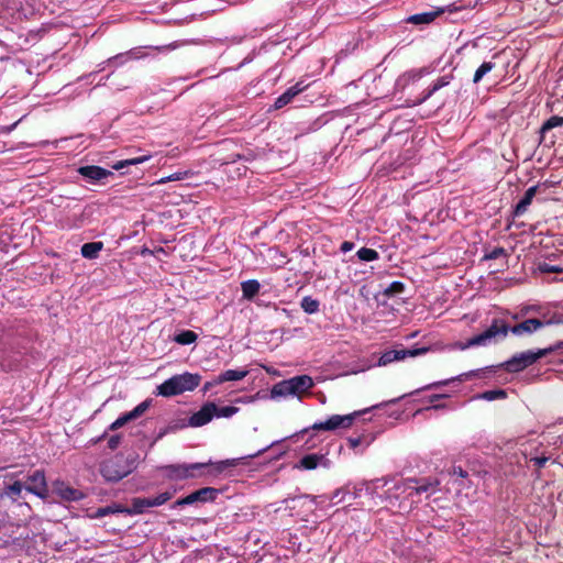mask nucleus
I'll list each match as a JSON object with an SVG mask.
<instances>
[{"label":"nucleus","mask_w":563,"mask_h":563,"mask_svg":"<svg viewBox=\"0 0 563 563\" xmlns=\"http://www.w3.org/2000/svg\"><path fill=\"white\" fill-rule=\"evenodd\" d=\"M543 327V321L534 318L527 319L514 327H509L503 319H494L492 324L484 332L474 335L465 343H461L459 347L466 350L472 346L486 345L490 340L497 336L506 338L509 332L517 336L532 334Z\"/></svg>","instance_id":"1"},{"label":"nucleus","mask_w":563,"mask_h":563,"mask_svg":"<svg viewBox=\"0 0 563 563\" xmlns=\"http://www.w3.org/2000/svg\"><path fill=\"white\" fill-rule=\"evenodd\" d=\"M240 459L220 461L218 463H191V464H169L159 470L170 481H181L194 478L202 474V470H208L207 474H220L231 466H236Z\"/></svg>","instance_id":"2"},{"label":"nucleus","mask_w":563,"mask_h":563,"mask_svg":"<svg viewBox=\"0 0 563 563\" xmlns=\"http://www.w3.org/2000/svg\"><path fill=\"white\" fill-rule=\"evenodd\" d=\"M201 382V376L197 373L185 372L174 375L157 387V394L164 397L180 395L185 391L196 389Z\"/></svg>","instance_id":"3"},{"label":"nucleus","mask_w":563,"mask_h":563,"mask_svg":"<svg viewBox=\"0 0 563 563\" xmlns=\"http://www.w3.org/2000/svg\"><path fill=\"white\" fill-rule=\"evenodd\" d=\"M313 386V380L308 375H299L284 379L275 384L271 390L272 398L295 396L308 391Z\"/></svg>","instance_id":"4"},{"label":"nucleus","mask_w":563,"mask_h":563,"mask_svg":"<svg viewBox=\"0 0 563 563\" xmlns=\"http://www.w3.org/2000/svg\"><path fill=\"white\" fill-rule=\"evenodd\" d=\"M555 347L539 349L537 351L528 350L515 354L511 358L503 364V367L509 373H518L534 364L543 356L553 352Z\"/></svg>","instance_id":"5"},{"label":"nucleus","mask_w":563,"mask_h":563,"mask_svg":"<svg viewBox=\"0 0 563 563\" xmlns=\"http://www.w3.org/2000/svg\"><path fill=\"white\" fill-rule=\"evenodd\" d=\"M132 472L122 456L104 461L100 466V473L104 481L117 483L126 477Z\"/></svg>","instance_id":"6"},{"label":"nucleus","mask_w":563,"mask_h":563,"mask_svg":"<svg viewBox=\"0 0 563 563\" xmlns=\"http://www.w3.org/2000/svg\"><path fill=\"white\" fill-rule=\"evenodd\" d=\"M174 492H164L156 497H135L131 500V508H126L129 515H140L146 511L147 508L158 507L170 500Z\"/></svg>","instance_id":"7"},{"label":"nucleus","mask_w":563,"mask_h":563,"mask_svg":"<svg viewBox=\"0 0 563 563\" xmlns=\"http://www.w3.org/2000/svg\"><path fill=\"white\" fill-rule=\"evenodd\" d=\"M24 489L29 493L45 499L48 496V486L43 470H36L26 477Z\"/></svg>","instance_id":"8"},{"label":"nucleus","mask_w":563,"mask_h":563,"mask_svg":"<svg viewBox=\"0 0 563 563\" xmlns=\"http://www.w3.org/2000/svg\"><path fill=\"white\" fill-rule=\"evenodd\" d=\"M481 373H482V369H474V371H470L467 373H464V374H461L456 377H452V378H449V379H444V380H441V382H434V383H431V384H428L421 388H418L409 394H405V395H401L400 397L398 398H395V399H391L389 401H386L384 402V405H389V404H396L397 401H399L400 399L407 397V396H410V395H415V394H418L422 390H429V389H432V388H435V387H439V386H445V385H449L451 382H455V380H459V382H463L464 379H467V378H471V377H479L481 376ZM383 406V404H382ZM378 407H380V405H378ZM374 408H377V406H374Z\"/></svg>","instance_id":"9"},{"label":"nucleus","mask_w":563,"mask_h":563,"mask_svg":"<svg viewBox=\"0 0 563 563\" xmlns=\"http://www.w3.org/2000/svg\"><path fill=\"white\" fill-rule=\"evenodd\" d=\"M428 351L427 347L420 349H401V350H389L383 353L378 358L377 366H386L395 361H401L406 357H413L424 354Z\"/></svg>","instance_id":"10"},{"label":"nucleus","mask_w":563,"mask_h":563,"mask_svg":"<svg viewBox=\"0 0 563 563\" xmlns=\"http://www.w3.org/2000/svg\"><path fill=\"white\" fill-rule=\"evenodd\" d=\"M358 412L345 415V416H339L333 415L328 420L318 422L313 424L314 430H324V431H332L339 428L346 429L352 426L354 419L356 416H358Z\"/></svg>","instance_id":"11"},{"label":"nucleus","mask_w":563,"mask_h":563,"mask_svg":"<svg viewBox=\"0 0 563 563\" xmlns=\"http://www.w3.org/2000/svg\"><path fill=\"white\" fill-rule=\"evenodd\" d=\"M77 172L80 176H82L87 181L91 184H97L113 175L111 170L97 165L80 166L77 169Z\"/></svg>","instance_id":"12"},{"label":"nucleus","mask_w":563,"mask_h":563,"mask_svg":"<svg viewBox=\"0 0 563 563\" xmlns=\"http://www.w3.org/2000/svg\"><path fill=\"white\" fill-rule=\"evenodd\" d=\"M150 405H151L150 400L142 401L133 410H131V411H129L126 413H123L115 421H113L109 426V430H111V431L117 430L119 428H122L128 422H130V421H132L134 419H137L139 417H141L148 409Z\"/></svg>","instance_id":"13"},{"label":"nucleus","mask_w":563,"mask_h":563,"mask_svg":"<svg viewBox=\"0 0 563 563\" xmlns=\"http://www.w3.org/2000/svg\"><path fill=\"white\" fill-rule=\"evenodd\" d=\"M217 406L214 402H206L197 412L189 418L190 427H202L209 423L214 417Z\"/></svg>","instance_id":"14"},{"label":"nucleus","mask_w":563,"mask_h":563,"mask_svg":"<svg viewBox=\"0 0 563 563\" xmlns=\"http://www.w3.org/2000/svg\"><path fill=\"white\" fill-rule=\"evenodd\" d=\"M53 492L66 501H79L85 498L81 490L70 487L63 481L54 482Z\"/></svg>","instance_id":"15"},{"label":"nucleus","mask_w":563,"mask_h":563,"mask_svg":"<svg viewBox=\"0 0 563 563\" xmlns=\"http://www.w3.org/2000/svg\"><path fill=\"white\" fill-rule=\"evenodd\" d=\"M408 484L415 483L416 486H408L411 492L409 493V496L421 495V494H434L438 490V486L440 485V482L438 479H431V478H422L420 481L416 478H408Z\"/></svg>","instance_id":"16"},{"label":"nucleus","mask_w":563,"mask_h":563,"mask_svg":"<svg viewBox=\"0 0 563 563\" xmlns=\"http://www.w3.org/2000/svg\"><path fill=\"white\" fill-rule=\"evenodd\" d=\"M219 495L220 490L214 487H202L198 490L192 492L187 497L189 504L194 505L196 503H212L218 498Z\"/></svg>","instance_id":"17"},{"label":"nucleus","mask_w":563,"mask_h":563,"mask_svg":"<svg viewBox=\"0 0 563 563\" xmlns=\"http://www.w3.org/2000/svg\"><path fill=\"white\" fill-rule=\"evenodd\" d=\"M433 71V68L430 66H424L420 68H413L406 73H404L397 80V85L405 88L411 82H415L421 79L424 76L430 75Z\"/></svg>","instance_id":"18"},{"label":"nucleus","mask_w":563,"mask_h":563,"mask_svg":"<svg viewBox=\"0 0 563 563\" xmlns=\"http://www.w3.org/2000/svg\"><path fill=\"white\" fill-rule=\"evenodd\" d=\"M308 87V85H303L302 81H298L297 84H295L294 86L289 87L284 93H282L276 100H275V103H274V108L275 109H282L284 108L285 106H287L288 103L291 102V100L297 96L299 95L300 92H302L306 88Z\"/></svg>","instance_id":"19"},{"label":"nucleus","mask_w":563,"mask_h":563,"mask_svg":"<svg viewBox=\"0 0 563 563\" xmlns=\"http://www.w3.org/2000/svg\"><path fill=\"white\" fill-rule=\"evenodd\" d=\"M444 11H445L444 8H439L435 11L416 13V14H412L409 18H407L406 21L408 23L416 24V25L430 24L431 22H433L435 20L437 16L442 14Z\"/></svg>","instance_id":"20"},{"label":"nucleus","mask_w":563,"mask_h":563,"mask_svg":"<svg viewBox=\"0 0 563 563\" xmlns=\"http://www.w3.org/2000/svg\"><path fill=\"white\" fill-rule=\"evenodd\" d=\"M538 188L539 186H532L530 188H528L523 195V197L519 200V202L516 205L515 209H514V216L515 217H519V216H522L528 207L531 205L537 191H538Z\"/></svg>","instance_id":"21"},{"label":"nucleus","mask_w":563,"mask_h":563,"mask_svg":"<svg viewBox=\"0 0 563 563\" xmlns=\"http://www.w3.org/2000/svg\"><path fill=\"white\" fill-rule=\"evenodd\" d=\"M249 374L247 369H227L216 378V383L241 380Z\"/></svg>","instance_id":"22"},{"label":"nucleus","mask_w":563,"mask_h":563,"mask_svg":"<svg viewBox=\"0 0 563 563\" xmlns=\"http://www.w3.org/2000/svg\"><path fill=\"white\" fill-rule=\"evenodd\" d=\"M102 249H103L102 242H88L81 246L80 254L85 258L95 260L98 257L99 252Z\"/></svg>","instance_id":"23"},{"label":"nucleus","mask_w":563,"mask_h":563,"mask_svg":"<svg viewBox=\"0 0 563 563\" xmlns=\"http://www.w3.org/2000/svg\"><path fill=\"white\" fill-rule=\"evenodd\" d=\"M241 289L243 298L251 300L258 294L261 284L256 279H247L241 283Z\"/></svg>","instance_id":"24"},{"label":"nucleus","mask_w":563,"mask_h":563,"mask_svg":"<svg viewBox=\"0 0 563 563\" xmlns=\"http://www.w3.org/2000/svg\"><path fill=\"white\" fill-rule=\"evenodd\" d=\"M323 455L319 454H307L302 456L299 461V463L296 465L297 468L302 470H314L320 464V462L323 460Z\"/></svg>","instance_id":"25"},{"label":"nucleus","mask_w":563,"mask_h":563,"mask_svg":"<svg viewBox=\"0 0 563 563\" xmlns=\"http://www.w3.org/2000/svg\"><path fill=\"white\" fill-rule=\"evenodd\" d=\"M525 456L526 459H528V461L530 463H533L534 467H536V479H540L541 478V468L545 467L547 463L551 460V457L549 455H545L544 453H542L541 455H531V454H527L525 453Z\"/></svg>","instance_id":"26"},{"label":"nucleus","mask_w":563,"mask_h":563,"mask_svg":"<svg viewBox=\"0 0 563 563\" xmlns=\"http://www.w3.org/2000/svg\"><path fill=\"white\" fill-rule=\"evenodd\" d=\"M120 512H126V508L122 507L118 504H112L106 507L98 508L95 514L92 515V518H102L109 515L113 514H120Z\"/></svg>","instance_id":"27"},{"label":"nucleus","mask_w":563,"mask_h":563,"mask_svg":"<svg viewBox=\"0 0 563 563\" xmlns=\"http://www.w3.org/2000/svg\"><path fill=\"white\" fill-rule=\"evenodd\" d=\"M198 335L191 330H184L174 336V341L180 345H189L197 341Z\"/></svg>","instance_id":"28"},{"label":"nucleus","mask_w":563,"mask_h":563,"mask_svg":"<svg viewBox=\"0 0 563 563\" xmlns=\"http://www.w3.org/2000/svg\"><path fill=\"white\" fill-rule=\"evenodd\" d=\"M150 158H151V155H142V156L134 157V158L119 161L118 163L112 165V169L120 170V169L131 166V165L142 164V163L148 161Z\"/></svg>","instance_id":"29"},{"label":"nucleus","mask_w":563,"mask_h":563,"mask_svg":"<svg viewBox=\"0 0 563 563\" xmlns=\"http://www.w3.org/2000/svg\"><path fill=\"white\" fill-rule=\"evenodd\" d=\"M24 488L22 482L15 481L13 484L8 485L4 488L3 494L8 496L12 501H16L22 493V489Z\"/></svg>","instance_id":"30"},{"label":"nucleus","mask_w":563,"mask_h":563,"mask_svg":"<svg viewBox=\"0 0 563 563\" xmlns=\"http://www.w3.org/2000/svg\"><path fill=\"white\" fill-rule=\"evenodd\" d=\"M300 307L306 313L312 314L319 311L320 302L311 296H306L302 298Z\"/></svg>","instance_id":"31"},{"label":"nucleus","mask_w":563,"mask_h":563,"mask_svg":"<svg viewBox=\"0 0 563 563\" xmlns=\"http://www.w3.org/2000/svg\"><path fill=\"white\" fill-rule=\"evenodd\" d=\"M356 255H357L358 260L363 261V262H372V261H376L379 258L378 252L374 249H368V247H361L357 251Z\"/></svg>","instance_id":"32"},{"label":"nucleus","mask_w":563,"mask_h":563,"mask_svg":"<svg viewBox=\"0 0 563 563\" xmlns=\"http://www.w3.org/2000/svg\"><path fill=\"white\" fill-rule=\"evenodd\" d=\"M563 125V117L552 115L541 126L540 133L543 135L545 132Z\"/></svg>","instance_id":"33"},{"label":"nucleus","mask_w":563,"mask_h":563,"mask_svg":"<svg viewBox=\"0 0 563 563\" xmlns=\"http://www.w3.org/2000/svg\"><path fill=\"white\" fill-rule=\"evenodd\" d=\"M506 397H507V393L504 389L486 390L478 396V398L487 400V401H493L496 399H505Z\"/></svg>","instance_id":"34"},{"label":"nucleus","mask_w":563,"mask_h":563,"mask_svg":"<svg viewBox=\"0 0 563 563\" xmlns=\"http://www.w3.org/2000/svg\"><path fill=\"white\" fill-rule=\"evenodd\" d=\"M495 67V64L493 62H484L475 71L473 77V82L477 84L482 80V78L488 74L493 68Z\"/></svg>","instance_id":"35"},{"label":"nucleus","mask_w":563,"mask_h":563,"mask_svg":"<svg viewBox=\"0 0 563 563\" xmlns=\"http://www.w3.org/2000/svg\"><path fill=\"white\" fill-rule=\"evenodd\" d=\"M128 56H131V58H141L143 57V55H140L139 52H136L135 49H132L128 53H121V54H118L113 57H110L107 63L108 64H111V63H114V62H119L120 64H123L125 60H126V57Z\"/></svg>","instance_id":"36"},{"label":"nucleus","mask_w":563,"mask_h":563,"mask_svg":"<svg viewBox=\"0 0 563 563\" xmlns=\"http://www.w3.org/2000/svg\"><path fill=\"white\" fill-rule=\"evenodd\" d=\"M405 290V285L401 282L395 280L384 290V295L387 297H393L396 294H400Z\"/></svg>","instance_id":"37"},{"label":"nucleus","mask_w":563,"mask_h":563,"mask_svg":"<svg viewBox=\"0 0 563 563\" xmlns=\"http://www.w3.org/2000/svg\"><path fill=\"white\" fill-rule=\"evenodd\" d=\"M453 80V75L452 74H446V75H443L441 77H439L432 85L431 87L433 88V90L437 92L438 90L449 86L451 84V81Z\"/></svg>","instance_id":"38"},{"label":"nucleus","mask_w":563,"mask_h":563,"mask_svg":"<svg viewBox=\"0 0 563 563\" xmlns=\"http://www.w3.org/2000/svg\"><path fill=\"white\" fill-rule=\"evenodd\" d=\"M238 411H239V408L234 407V406H224L221 408L217 407L214 416L219 417V418H230L233 415H235Z\"/></svg>","instance_id":"39"},{"label":"nucleus","mask_w":563,"mask_h":563,"mask_svg":"<svg viewBox=\"0 0 563 563\" xmlns=\"http://www.w3.org/2000/svg\"><path fill=\"white\" fill-rule=\"evenodd\" d=\"M189 175L188 170L185 172H176L169 176L163 177L157 180V184H166L168 181L183 180Z\"/></svg>","instance_id":"40"},{"label":"nucleus","mask_w":563,"mask_h":563,"mask_svg":"<svg viewBox=\"0 0 563 563\" xmlns=\"http://www.w3.org/2000/svg\"><path fill=\"white\" fill-rule=\"evenodd\" d=\"M433 93H435V91L433 90V88L431 86H429L421 95L420 98H418L416 101H413V103L411 106H419L423 102H426Z\"/></svg>","instance_id":"41"},{"label":"nucleus","mask_w":563,"mask_h":563,"mask_svg":"<svg viewBox=\"0 0 563 563\" xmlns=\"http://www.w3.org/2000/svg\"><path fill=\"white\" fill-rule=\"evenodd\" d=\"M539 269L542 273H562L563 268L556 265H551L548 263H542L539 265Z\"/></svg>","instance_id":"42"},{"label":"nucleus","mask_w":563,"mask_h":563,"mask_svg":"<svg viewBox=\"0 0 563 563\" xmlns=\"http://www.w3.org/2000/svg\"><path fill=\"white\" fill-rule=\"evenodd\" d=\"M503 255H505V249L504 247H495L488 255H486V258L496 260Z\"/></svg>","instance_id":"43"},{"label":"nucleus","mask_w":563,"mask_h":563,"mask_svg":"<svg viewBox=\"0 0 563 563\" xmlns=\"http://www.w3.org/2000/svg\"><path fill=\"white\" fill-rule=\"evenodd\" d=\"M120 441H121V437L119 434L110 437V439L108 440L109 449L115 450L119 446Z\"/></svg>","instance_id":"44"},{"label":"nucleus","mask_w":563,"mask_h":563,"mask_svg":"<svg viewBox=\"0 0 563 563\" xmlns=\"http://www.w3.org/2000/svg\"><path fill=\"white\" fill-rule=\"evenodd\" d=\"M189 500H188V497H184V498H179L177 499L175 503H173V505L170 506L172 509H176L178 507H183V506H189Z\"/></svg>","instance_id":"45"},{"label":"nucleus","mask_w":563,"mask_h":563,"mask_svg":"<svg viewBox=\"0 0 563 563\" xmlns=\"http://www.w3.org/2000/svg\"><path fill=\"white\" fill-rule=\"evenodd\" d=\"M363 488H364L366 492H371V493H373V492H372V488H371V484H369V483H364V484L362 485V487H360V488H356V487H355V488H354L353 496H354L355 498H356V497H358V496L361 495V492L363 490Z\"/></svg>","instance_id":"46"},{"label":"nucleus","mask_w":563,"mask_h":563,"mask_svg":"<svg viewBox=\"0 0 563 563\" xmlns=\"http://www.w3.org/2000/svg\"><path fill=\"white\" fill-rule=\"evenodd\" d=\"M353 249H354V243L351 241H344L340 246V250L342 253H347V252L352 251Z\"/></svg>","instance_id":"47"},{"label":"nucleus","mask_w":563,"mask_h":563,"mask_svg":"<svg viewBox=\"0 0 563 563\" xmlns=\"http://www.w3.org/2000/svg\"><path fill=\"white\" fill-rule=\"evenodd\" d=\"M347 442H349L350 448L355 449L361 444L362 439H361V437H356V438L351 437L347 439Z\"/></svg>","instance_id":"48"},{"label":"nucleus","mask_w":563,"mask_h":563,"mask_svg":"<svg viewBox=\"0 0 563 563\" xmlns=\"http://www.w3.org/2000/svg\"><path fill=\"white\" fill-rule=\"evenodd\" d=\"M453 474L457 475L460 477L467 476V472L465 470H463V467H461V466H453Z\"/></svg>","instance_id":"49"},{"label":"nucleus","mask_w":563,"mask_h":563,"mask_svg":"<svg viewBox=\"0 0 563 563\" xmlns=\"http://www.w3.org/2000/svg\"><path fill=\"white\" fill-rule=\"evenodd\" d=\"M221 383H216V378L211 382L205 383L202 387V391L206 394L208 390H210L213 386L220 385Z\"/></svg>","instance_id":"50"},{"label":"nucleus","mask_w":563,"mask_h":563,"mask_svg":"<svg viewBox=\"0 0 563 563\" xmlns=\"http://www.w3.org/2000/svg\"><path fill=\"white\" fill-rule=\"evenodd\" d=\"M273 444H274V443H272V444H269V445H267V446H265V448H263V449L258 450V451H257L256 453H254V454H250V455H247L246 457H251V459H252V457H256V456L261 455L262 453H264L265 451H267V450H268Z\"/></svg>","instance_id":"51"},{"label":"nucleus","mask_w":563,"mask_h":563,"mask_svg":"<svg viewBox=\"0 0 563 563\" xmlns=\"http://www.w3.org/2000/svg\"><path fill=\"white\" fill-rule=\"evenodd\" d=\"M560 322H561V320H560V319H556V318H551V319H549V320H547V321H543L544 327H545V325H551V324H558V323H560Z\"/></svg>","instance_id":"52"},{"label":"nucleus","mask_w":563,"mask_h":563,"mask_svg":"<svg viewBox=\"0 0 563 563\" xmlns=\"http://www.w3.org/2000/svg\"><path fill=\"white\" fill-rule=\"evenodd\" d=\"M444 397H446V395H439V394H435V395L430 396L429 401H430V402H434V401H437V400H439V399H441V398H444Z\"/></svg>","instance_id":"53"},{"label":"nucleus","mask_w":563,"mask_h":563,"mask_svg":"<svg viewBox=\"0 0 563 563\" xmlns=\"http://www.w3.org/2000/svg\"><path fill=\"white\" fill-rule=\"evenodd\" d=\"M172 47H173L172 45H167V46H156L154 48L157 51H162V49H167V48H172Z\"/></svg>","instance_id":"54"},{"label":"nucleus","mask_w":563,"mask_h":563,"mask_svg":"<svg viewBox=\"0 0 563 563\" xmlns=\"http://www.w3.org/2000/svg\"><path fill=\"white\" fill-rule=\"evenodd\" d=\"M301 497H302V498H308V499H310L312 503H314V500H316V497H314V496H311V495H302Z\"/></svg>","instance_id":"55"},{"label":"nucleus","mask_w":563,"mask_h":563,"mask_svg":"<svg viewBox=\"0 0 563 563\" xmlns=\"http://www.w3.org/2000/svg\"><path fill=\"white\" fill-rule=\"evenodd\" d=\"M106 435H107V432L102 433V435H100L95 442L101 441L103 438H106Z\"/></svg>","instance_id":"56"},{"label":"nucleus","mask_w":563,"mask_h":563,"mask_svg":"<svg viewBox=\"0 0 563 563\" xmlns=\"http://www.w3.org/2000/svg\"><path fill=\"white\" fill-rule=\"evenodd\" d=\"M442 407H443V406H438V405H435V406L428 407V409H438V408H442Z\"/></svg>","instance_id":"57"}]
</instances>
